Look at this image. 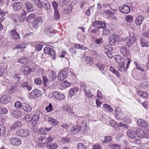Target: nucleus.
I'll list each match as a JSON object with an SVG mask.
<instances>
[{
	"label": "nucleus",
	"mask_w": 149,
	"mask_h": 149,
	"mask_svg": "<svg viewBox=\"0 0 149 149\" xmlns=\"http://www.w3.org/2000/svg\"><path fill=\"white\" fill-rule=\"evenodd\" d=\"M120 36L115 34H111L110 36L109 41L110 45H114L116 42H120Z\"/></svg>",
	"instance_id": "obj_1"
},
{
	"label": "nucleus",
	"mask_w": 149,
	"mask_h": 149,
	"mask_svg": "<svg viewBox=\"0 0 149 149\" xmlns=\"http://www.w3.org/2000/svg\"><path fill=\"white\" fill-rule=\"evenodd\" d=\"M106 23L102 21H95L92 24L93 26L97 28L104 29L106 27Z\"/></svg>",
	"instance_id": "obj_2"
},
{
	"label": "nucleus",
	"mask_w": 149,
	"mask_h": 149,
	"mask_svg": "<svg viewBox=\"0 0 149 149\" xmlns=\"http://www.w3.org/2000/svg\"><path fill=\"white\" fill-rule=\"evenodd\" d=\"M24 5L25 8L28 12H31L34 10V6L31 2L29 1H25L24 3Z\"/></svg>",
	"instance_id": "obj_3"
},
{
	"label": "nucleus",
	"mask_w": 149,
	"mask_h": 149,
	"mask_svg": "<svg viewBox=\"0 0 149 149\" xmlns=\"http://www.w3.org/2000/svg\"><path fill=\"white\" fill-rule=\"evenodd\" d=\"M68 74V72L67 70H61L58 73L57 77L59 80L62 81L67 77Z\"/></svg>",
	"instance_id": "obj_4"
},
{
	"label": "nucleus",
	"mask_w": 149,
	"mask_h": 149,
	"mask_svg": "<svg viewBox=\"0 0 149 149\" xmlns=\"http://www.w3.org/2000/svg\"><path fill=\"white\" fill-rule=\"evenodd\" d=\"M42 94V91L37 89L33 90L31 93V97L34 98L39 97L41 96Z\"/></svg>",
	"instance_id": "obj_5"
},
{
	"label": "nucleus",
	"mask_w": 149,
	"mask_h": 149,
	"mask_svg": "<svg viewBox=\"0 0 149 149\" xmlns=\"http://www.w3.org/2000/svg\"><path fill=\"white\" fill-rule=\"evenodd\" d=\"M53 97L56 99L61 100L64 99L65 96L63 94L58 91H54L53 92Z\"/></svg>",
	"instance_id": "obj_6"
},
{
	"label": "nucleus",
	"mask_w": 149,
	"mask_h": 149,
	"mask_svg": "<svg viewBox=\"0 0 149 149\" xmlns=\"http://www.w3.org/2000/svg\"><path fill=\"white\" fill-rule=\"evenodd\" d=\"M17 134L21 137H26L29 135V131L27 129H21L17 132Z\"/></svg>",
	"instance_id": "obj_7"
},
{
	"label": "nucleus",
	"mask_w": 149,
	"mask_h": 149,
	"mask_svg": "<svg viewBox=\"0 0 149 149\" xmlns=\"http://www.w3.org/2000/svg\"><path fill=\"white\" fill-rule=\"evenodd\" d=\"M11 100V98L10 96L7 95H4L1 97L0 102L3 104H6L9 102Z\"/></svg>",
	"instance_id": "obj_8"
},
{
	"label": "nucleus",
	"mask_w": 149,
	"mask_h": 149,
	"mask_svg": "<svg viewBox=\"0 0 149 149\" xmlns=\"http://www.w3.org/2000/svg\"><path fill=\"white\" fill-rule=\"evenodd\" d=\"M82 127H81L79 125H76L72 127L70 129V133L71 134H77L82 129Z\"/></svg>",
	"instance_id": "obj_9"
},
{
	"label": "nucleus",
	"mask_w": 149,
	"mask_h": 149,
	"mask_svg": "<svg viewBox=\"0 0 149 149\" xmlns=\"http://www.w3.org/2000/svg\"><path fill=\"white\" fill-rule=\"evenodd\" d=\"M119 10L123 13L127 14L130 12V8L128 6L123 5L119 7Z\"/></svg>",
	"instance_id": "obj_10"
},
{
	"label": "nucleus",
	"mask_w": 149,
	"mask_h": 149,
	"mask_svg": "<svg viewBox=\"0 0 149 149\" xmlns=\"http://www.w3.org/2000/svg\"><path fill=\"white\" fill-rule=\"evenodd\" d=\"M43 21V19L40 17H38L33 21L32 25L35 28H37L38 26V24L42 23Z\"/></svg>",
	"instance_id": "obj_11"
},
{
	"label": "nucleus",
	"mask_w": 149,
	"mask_h": 149,
	"mask_svg": "<svg viewBox=\"0 0 149 149\" xmlns=\"http://www.w3.org/2000/svg\"><path fill=\"white\" fill-rule=\"evenodd\" d=\"M116 118L118 120H119L123 116V112L119 108H116L115 110Z\"/></svg>",
	"instance_id": "obj_12"
},
{
	"label": "nucleus",
	"mask_w": 149,
	"mask_h": 149,
	"mask_svg": "<svg viewBox=\"0 0 149 149\" xmlns=\"http://www.w3.org/2000/svg\"><path fill=\"white\" fill-rule=\"evenodd\" d=\"M120 52L125 56H127L130 54L129 50L124 46H123L121 47Z\"/></svg>",
	"instance_id": "obj_13"
},
{
	"label": "nucleus",
	"mask_w": 149,
	"mask_h": 149,
	"mask_svg": "<svg viewBox=\"0 0 149 149\" xmlns=\"http://www.w3.org/2000/svg\"><path fill=\"white\" fill-rule=\"evenodd\" d=\"M36 0L37 3L38 2H40L41 5L43 6L45 9L47 10L49 8L50 6V4L46 0H44V1H42L41 0Z\"/></svg>",
	"instance_id": "obj_14"
},
{
	"label": "nucleus",
	"mask_w": 149,
	"mask_h": 149,
	"mask_svg": "<svg viewBox=\"0 0 149 149\" xmlns=\"http://www.w3.org/2000/svg\"><path fill=\"white\" fill-rule=\"evenodd\" d=\"M144 18L141 15H139L136 17L135 19V23L137 26H140L142 24Z\"/></svg>",
	"instance_id": "obj_15"
},
{
	"label": "nucleus",
	"mask_w": 149,
	"mask_h": 149,
	"mask_svg": "<svg viewBox=\"0 0 149 149\" xmlns=\"http://www.w3.org/2000/svg\"><path fill=\"white\" fill-rule=\"evenodd\" d=\"M130 39L126 43V45L129 47L131 46L132 44L134 43L136 41V39L133 34L132 35V36L130 35Z\"/></svg>",
	"instance_id": "obj_16"
},
{
	"label": "nucleus",
	"mask_w": 149,
	"mask_h": 149,
	"mask_svg": "<svg viewBox=\"0 0 149 149\" xmlns=\"http://www.w3.org/2000/svg\"><path fill=\"white\" fill-rule=\"evenodd\" d=\"M22 126V123L19 121H16L13 123L10 127V129L15 130L19 128Z\"/></svg>",
	"instance_id": "obj_17"
},
{
	"label": "nucleus",
	"mask_w": 149,
	"mask_h": 149,
	"mask_svg": "<svg viewBox=\"0 0 149 149\" xmlns=\"http://www.w3.org/2000/svg\"><path fill=\"white\" fill-rule=\"evenodd\" d=\"M45 34L49 36H51L55 33L51 27L46 28L45 30Z\"/></svg>",
	"instance_id": "obj_18"
},
{
	"label": "nucleus",
	"mask_w": 149,
	"mask_h": 149,
	"mask_svg": "<svg viewBox=\"0 0 149 149\" xmlns=\"http://www.w3.org/2000/svg\"><path fill=\"white\" fill-rule=\"evenodd\" d=\"M127 133L128 136L131 139H135L136 136V133L131 130H127Z\"/></svg>",
	"instance_id": "obj_19"
},
{
	"label": "nucleus",
	"mask_w": 149,
	"mask_h": 149,
	"mask_svg": "<svg viewBox=\"0 0 149 149\" xmlns=\"http://www.w3.org/2000/svg\"><path fill=\"white\" fill-rule=\"evenodd\" d=\"M22 6L21 3H15L12 5V7L14 10L18 11L20 10Z\"/></svg>",
	"instance_id": "obj_20"
},
{
	"label": "nucleus",
	"mask_w": 149,
	"mask_h": 149,
	"mask_svg": "<svg viewBox=\"0 0 149 149\" xmlns=\"http://www.w3.org/2000/svg\"><path fill=\"white\" fill-rule=\"evenodd\" d=\"M63 110L64 113L68 115H70L73 113L70 107L68 105H65L63 107Z\"/></svg>",
	"instance_id": "obj_21"
},
{
	"label": "nucleus",
	"mask_w": 149,
	"mask_h": 149,
	"mask_svg": "<svg viewBox=\"0 0 149 149\" xmlns=\"http://www.w3.org/2000/svg\"><path fill=\"white\" fill-rule=\"evenodd\" d=\"M47 121L49 123L54 125H57L59 123V122L56 119L51 117L48 118Z\"/></svg>",
	"instance_id": "obj_22"
},
{
	"label": "nucleus",
	"mask_w": 149,
	"mask_h": 149,
	"mask_svg": "<svg viewBox=\"0 0 149 149\" xmlns=\"http://www.w3.org/2000/svg\"><path fill=\"white\" fill-rule=\"evenodd\" d=\"M140 44L142 47H147L149 45L148 42L144 38H142L140 40Z\"/></svg>",
	"instance_id": "obj_23"
},
{
	"label": "nucleus",
	"mask_w": 149,
	"mask_h": 149,
	"mask_svg": "<svg viewBox=\"0 0 149 149\" xmlns=\"http://www.w3.org/2000/svg\"><path fill=\"white\" fill-rule=\"evenodd\" d=\"M96 67L101 72H104L106 69V66L104 64L97 63L96 65Z\"/></svg>",
	"instance_id": "obj_24"
},
{
	"label": "nucleus",
	"mask_w": 149,
	"mask_h": 149,
	"mask_svg": "<svg viewBox=\"0 0 149 149\" xmlns=\"http://www.w3.org/2000/svg\"><path fill=\"white\" fill-rule=\"evenodd\" d=\"M11 34L13 38L15 39H19L20 38L19 34L15 30L11 31Z\"/></svg>",
	"instance_id": "obj_25"
},
{
	"label": "nucleus",
	"mask_w": 149,
	"mask_h": 149,
	"mask_svg": "<svg viewBox=\"0 0 149 149\" xmlns=\"http://www.w3.org/2000/svg\"><path fill=\"white\" fill-rule=\"evenodd\" d=\"M137 123L138 125L141 127H146L147 126L146 122L142 119H139L137 120Z\"/></svg>",
	"instance_id": "obj_26"
},
{
	"label": "nucleus",
	"mask_w": 149,
	"mask_h": 149,
	"mask_svg": "<svg viewBox=\"0 0 149 149\" xmlns=\"http://www.w3.org/2000/svg\"><path fill=\"white\" fill-rule=\"evenodd\" d=\"M114 58L118 64L123 63V59L120 56L116 55L114 57Z\"/></svg>",
	"instance_id": "obj_27"
},
{
	"label": "nucleus",
	"mask_w": 149,
	"mask_h": 149,
	"mask_svg": "<svg viewBox=\"0 0 149 149\" xmlns=\"http://www.w3.org/2000/svg\"><path fill=\"white\" fill-rule=\"evenodd\" d=\"M136 136L139 137L143 138L145 136V133L142 130L138 129L136 130Z\"/></svg>",
	"instance_id": "obj_28"
},
{
	"label": "nucleus",
	"mask_w": 149,
	"mask_h": 149,
	"mask_svg": "<svg viewBox=\"0 0 149 149\" xmlns=\"http://www.w3.org/2000/svg\"><path fill=\"white\" fill-rule=\"evenodd\" d=\"M22 87L26 89L28 91H30L32 89V87L30 84L26 82L23 83L21 84Z\"/></svg>",
	"instance_id": "obj_29"
},
{
	"label": "nucleus",
	"mask_w": 149,
	"mask_h": 149,
	"mask_svg": "<svg viewBox=\"0 0 149 149\" xmlns=\"http://www.w3.org/2000/svg\"><path fill=\"white\" fill-rule=\"evenodd\" d=\"M23 109L26 112H29L31 111L32 108L27 103H24L23 105Z\"/></svg>",
	"instance_id": "obj_30"
},
{
	"label": "nucleus",
	"mask_w": 149,
	"mask_h": 149,
	"mask_svg": "<svg viewBox=\"0 0 149 149\" xmlns=\"http://www.w3.org/2000/svg\"><path fill=\"white\" fill-rule=\"evenodd\" d=\"M6 130L4 126L0 125V136H3L6 133Z\"/></svg>",
	"instance_id": "obj_31"
},
{
	"label": "nucleus",
	"mask_w": 149,
	"mask_h": 149,
	"mask_svg": "<svg viewBox=\"0 0 149 149\" xmlns=\"http://www.w3.org/2000/svg\"><path fill=\"white\" fill-rule=\"evenodd\" d=\"M118 70L121 72H123L127 70L125 67L124 63V62L118 64Z\"/></svg>",
	"instance_id": "obj_32"
},
{
	"label": "nucleus",
	"mask_w": 149,
	"mask_h": 149,
	"mask_svg": "<svg viewBox=\"0 0 149 149\" xmlns=\"http://www.w3.org/2000/svg\"><path fill=\"white\" fill-rule=\"evenodd\" d=\"M109 70L110 71L115 74L117 77H120V75L118 72L113 67H110Z\"/></svg>",
	"instance_id": "obj_33"
},
{
	"label": "nucleus",
	"mask_w": 149,
	"mask_h": 149,
	"mask_svg": "<svg viewBox=\"0 0 149 149\" xmlns=\"http://www.w3.org/2000/svg\"><path fill=\"white\" fill-rule=\"evenodd\" d=\"M137 94L141 97L143 98L147 97L148 96V94L146 92L143 91H141L139 90L138 91Z\"/></svg>",
	"instance_id": "obj_34"
},
{
	"label": "nucleus",
	"mask_w": 149,
	"mask_h": 149,
	"mask_svg": "<svg viewBox=\"0 0 149 149\" xmlns=\"http://www.w3.org/2000/svg\"><path fill=\"white\" fill-rule=\"evenodd\" d=\"M73 6H69L66 8H64L63 11L64 13L66 14L70 13L71 12Z\"/></svg>",
	"instance_id": "obj_35"
},
{
	"label": "nucleus",
	"mask_w": 149,
	"mask_h": 149,
	"mask_svg": "<svg viewBox=\"0 0 149 149\" xmlns=\"http://www.w3.org/2000/svg\"><path fill=\"white\" fill-rule=\"evenodd\" d=\"M24 68L23 72L24 74L29 75L30 74L32 69H31L29 67L25 66L24 67Z\"/></svg>",
	"instance_id": "obj_36"
},
{
	"label": "nucleus",
	"mask_w": 149,
	"mask_h": 149,
	"mask_svg": "<svg viewBox=\"0 0 149 149\" xmlns=\"http://www.w3.org/2000/svg\"><path fill=\"white\" fill-rule=\"evenodd\" d=\"M36 16L35 14L30 13V14L27 18L25 20L27 22H30L31 21L32 19L34 18Z\"/></svg>",
	"instance_id": "obj_37"
},
{
	"label": "nucleus",
	"mask_w": 149,
	"mask_h": 149,
	"mask_svg": "<svg viewBox=\"0 0 149 149\" xmlns=\"http://www.w3.org/2000/svg\"><path fill=\"white\" fill-rule=\"evenodd\" d=\"M113 50L112 48L109 45H106L104 46V52L106 53L110 52H111Z\"/></svg>",
	"instance_id": "obj_38"
},
{
	"label": "nucleus",
	"mask_w": 149,
	"mask_h": 149,
	"mask_svg": "<svg viewBox=\"0 0 149 149\" xmlns=\"http://www.w3.org/2000/svg\"><path fill=\"white\" fill-rule=\"evenodd\" d=\"M79 85L80 86V89L84 92H85L87 90V86H86L84 83L81 82L80 83Z\"/></svg>",
	"instance_id": "obj_39"
},
{
	"label": "nucleus",
	"mask_w": 149,
	"mask_h": 149,
	"mask_svg": "<svg viewBox=\"0 0 149 149\" xmlns=\"http://www.w3.org/2000/svg\"><path fill=\"white\" fill-rule=\"evenodd\" d=\"M10 143L13 146H19L21 143V140H10Z\"/></svg>",
	"instance_id": "obj_40"
},
{
	"label": "nucleus",
	"mask_w": 149,
	"mask_h": 149,
	"mask_svg": "<svg viewBox=\"0 0 149 149\" xmlns=\"http://www.w3.org/2000/svg\"><path fill=\"white\" fill-rule=\"evenodd\" d=\"M103 107L105 108V110L109 112H112L113 111V109H112L110 105L107 104H104Z\"/></svg>",
	"instance_id": "obj_41"
},
{
	"label": "nucleus",
	"mask_w": 149,
	"mask_h": 149,
	"mask_svg": "<svg viewBox=\"0 0 149 149\" xmlns=\"http://www.w3.org/2000/svg\"><path fill=\"white\" fill-rule=\"evenodd\" d=\"M40 116L37 114L34 115L33 116H32V121L36 123L39 119L40 118Z\"/></svg>",
	"instance_id": "obj_42"
},
{
	"label": "nucleus",
	"mask_w": 149,
	"mask_h": 149,
	"mask_svg": "<svg viewBox=\"0 0 149 149\" xmlns=\"http://www.w3.org/2000/svg\"><path fill=\"white\" fill-rule=\"evenodd\" d=\"M60 15L58 10H54V17L55 19L56 20H58L60 18Z\"/></svg>",
	"instance_id": "obj_43"
},
{
	"label": "nucleus",
	"mask_w": 149,
	"mask_h": 149,
	"mask_svg": "<svg viewBox=\"0 0 149 149\" xmlns=\"http://www.w3.org/2000/svg\"><path fill=\"white\" fill-rule=\"evenodd\" d=\"M58 147L56 143H51L49 146H47V148L48 149H55Z\"/></svg>",
	"instance_id": "obj_44"
},
{
	"label": "nucleus",
	"mask_w": 149,
	"mask_h": 149,
	"mask_svg": "<svg viewBox=\"0 0 149 149\" xmlns=\"http://www.w3.org/2000/svg\"><path fill=\"white\" fill-rule=\"evenodd\" d=\"M126 21L128 23H131L133 22V17L131 15H129L125 16Z\"/></svg>",
	"instance_id": "obj_45"
},
{
	"label": "nucleus",
	"mask_w": 149,
	"mask_h": 149,
	"mask_svg": "<svg viewBox=\"0 0 149 149\" xmlns=\"http://www.w3.org/2000/svg\"><path fill=\"white\" fill-rule=\"evenodd\" d=\"M74 117L75 119H78V120L77 121V123H80V124L81 123H82L83 124H84L85 123L84 122L82 121L84 119V118L83 117H79L77 116H75Z\"/></svg>",
	"instance_id": "obj_46"
},
{
	"label": "nucleus",
	"mask_w": 149,
	"mask_h": 149,
	"mask_svg": "<svg viewBox=\"0 0 149 149\" xmlns=\"http://www.w3.org/2000/svg\"><path fill=\"white\" fill-rule=\"evenodd\" d=\"M32 116L31 115L26 114L25 117V119L27 122H31L32 121Z\"/></svg>",
	"instance_id": "obj_47"
},
{
	"label": "nucleus",
	"mask_w": 149,
	"mask_h": 149,
	"mask_svg": "<svg viewBox=\"0 0 149 149\" xmlns=\"http://www.w3.org/2000/svg\"><path fill=\"white\" fill-rule=\"evenodd\" d=\"M85 61L87 63L91 64L93 63V59L90 56H87L85 58Z\"/></svg>",
	"instance_id": "obj_48"
},
{
	"label": "nucleus",
	"mask_w": 149,
	"mask_h": 149,
	"mask_svg": "<svg viewBox=\"0 0 149 149\" xmlns=\"http://www.w3.org/2000/svg\"><path fill=\"white\" fill-rule=\"evenodd\" d=\"M34 83L37 85H40L42 83V80L40 78H37L35 79Z\"/></svg>",
	"instance_id": "obj_49"
},
{
	"label": "nucleus",
	"mask_w": 149,
	"mask_h": 149,
	"mask_svg": "<svg viewBox=\"0 0 149 149\" xmlns=\"http://www.w3.org/2000/svg\"><path fill=\"white\" fill-rule=\"evenodd\" d=\"M14 106L16 108L20 109L22 107V104L20 102L17 101L15 103Z\"/></svg>",
	"instance_id": "obj_50"
},
{
	"label": "nucleus",
	"mask_w": 149,
	"mask_h": 149,
	"mask_svg": "<svg viewBox=\"0 0 149 149\" xmlns=\"http://www.w3.org/2000/svg\"><path fill=\"white\" fill-rule=\"evenodd\" d=\"M17 89V86H12L9 89V91L10 93H13L15 92V91Z\"/></svg>",
	"instance_id": "obj_51"
},
{
	"label": "nucleus",
	"mask_w": 149,
	"mask_h": 149,
	"mask_svg": "<svg viewBox=\"0 0 149 149\" xmlns=\"http://www.w3.org/2000/svg\"><path fill=\"white\" fill-rule=\"evenodd\" d=\"M8 110L5 108L0 107V114H3L7 113Z\"/></svg>",
	"instance_id": "obj_52"
},
{
	"label": "nucleus",
	"mask_w": 149,
	"mask_h": 149,
	"mask_svg": "<svg viewBox=\"0 0 149 149\" xmlns=\"http://www.w3.org/2000/svg\"><path fill=\"white\" fill-rule=\"evenodd\" d=\"M17 61L18 62L21 63L23 64H25L27 62V60L24 58H23L18 59Z\"/></svg>",
	"instance_id": "obj_53"
},
{
	"label": "nucleus",
	"mask_w": 149,
	"mask_h": 149,
	"mask_svg": "<svg viewBox=\"0 0 149 149\" xmlns=\"http://www.w3.org/2000/svg\"><path fill=\"white\" fill-rule=\"evenodd\" d=\"M26 14V12L24 10H22L19 12V15L21 17H22L25 16Z\"/></svg>",
	"instance_id": "obj_54"
},
{
	"label": "nucleus",
	"mask_w": 149,
	"mask_h": 149,
	"mask_svg": "<svg viewBox=\"0 0 149 149\" xmlns=\"http://www.w3.org/2000/svg\"><path fill=\"white\" fill-rule=\"evenodd\" d=\"M48 54L50 55L52 58L53 59H55L56 58V55L55 54V52L52 49L50 52V54Z\"/></svg>",
	"instance_id": "obj_55"
},
{
	"label": "nucleus",
	"mask_w": 149,
	"mask_h": 149,
	"mask_svg": "<svg viewBox=\"0 0 149 149\" xmlns=\"http://www.w3.org/2000/svg\"><path fill=\"white\" fill-rule=\"evenodd\" d=\"M46 143L43 142L42 140H40L38 143V146L40 148H44L46 146Z\"/></svg>",
	"instance_id": "obj_56"
},
{
	"label": "nucleus",
	"mask_w": 149,
	"mask_h": 149,
	"mask_svg": "<svg viewBox=\"0 0 149 149\" xmlns=\"http://www.w3.org/2000/svg\"><path fill=\"white\" fill-rule=\"evenodd\" d=\"M52 106L51 103L49 104V106L45 107V109L47 112H50L52 110Z\"/></svg>",
	"instance_id": "obj_57"
},
{
	"label": "nucleus",
	"mask_w": 149,
	"mask_h": 149,
	"mask_svg": "<svg viewBox=\"0 0 149 149\" xmlns=\"http://www.w3.org/2000/svg\"><path fill=\"white\" fill-rule=\"evenodd\" d=\"M52 5L54 9V10H58L57 8L58 7V3L55 1H53L52 3Z\"/></svg>",
	"instance_id": "obj_58"
},
{
	"label": "nucleus",
	"mask_w": 149,
	"mask_h": 149,
	"mask_svg": "<svg viewBox=\"0 0 149 149\" xmlns=\"http://www.w3.org/2000/svg\"><path fill=\"white\" fill-rule=\"evenodd\" d=\"M52 49H51L49 47H46L44 48V50L45 53V54H50V52L51 50Z\"/></svg>",
	"instance_id": "obj_59"
},
{
	"label": "nucleus",
	"mask_w": 149,
	"mask_h": 149,
	"mask_svg": "<svg viewBox=\"0 0 149 149\" xmlns=\"http://www.w3.org/2000/svg\"><path fill=\"white\" fill-rule=\"evenodd\" d=\"M77 148L78 149H86L85 146L81 143L78 144Z\"/></svg>",
	"instance_id": "obj_60"
},
{
	"label": "nucleus",
	"mask_w": 149,
	"mask_h": 149,
	"mask_svg": "<svg viewBox=\"0 0 149 149\" xmlns=\"http://www.w3.org/2000/svg\"><path fill=\"white\" fill-rule=\"evenodd\" d=\"M46 133L45 127H42L40 129L39 133L43 135L46 134Z\"/></svg>",
	"instance_id": "obj_61"
},
{
	"label": "nucleus",
	"mask_w": 149,
	"mask_h": 149,
	"mask_svg": "<svg viewBox=\"0 0 149 149\" xmlns=\"http://www.w3.org/2000/svg\"><path fill=\"white\" fill-rule=\"evenodd\" d=\"M49 76L50 77H51L52 78V80H54L56 78V73L54 71H52L51 73L49 75Z\"/></svg>",
	"instance_id": "obj_62"
},
{
	"label": "nucleus",
	"mask_w": 149,
	"mask_h": 149,
	"mask_svg": "<svg viewBox=\"0 0 149 149\" xmlns=\"http://www.w3.org/2000/svg\"><path fill=\"white\" fill-rule=\"evenodd\" d=\"M85 93L86 95L89 98H92L93 96V94H92L90 91H86Z\"/></svg>",
	"instance_id": "obj_63"
},
{
	"label": "nucleus",
	"mask_w": 149,
	"mask_h": 149,
	"mask_svg": "<svg viewBox=\"0 0 149 149\" xmlns=\"http://www.w3.org/2000/svg\"><path fill=\"white\" fill-rule=\"evenodd\" d=\"M111 148L112 149H120L121 148L120 145L117 144H115L112 145Z\"/></svg>",
	"instance_id": "obj_64"
}]
</instances>
